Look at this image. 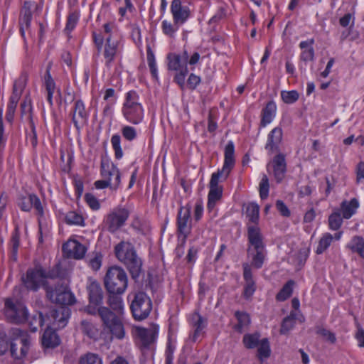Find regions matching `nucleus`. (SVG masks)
I'll return each mask as SVG.
<instances>
[{
  "label": "nucleus",
  "instance_id": "29",
  "mask_svg": "<svg viewBox=\"0 0 364 364\" xmlns=\"http://www.w3.org/2000/svg\"><path fill=\"white\" fill-rule=\"evenodd\" d=\"M283 139V130L280 127H274L267 135L265 149L269 154L279 151V145Z\"/></svg>",
  "mask_w": 364,
  "mask_h": 364
},
{
  "label": "nucleus",
  "instance_id": "34",
  "mask_svg": "<svg viewBox=\"0 0 364 364\" xmlns=\"http://www.w3.org/2000/svg\"><path fill=\"white\" fill-rule=\"evenodd\" d=\"M69 276L68 270L65 268H63L60 264V262H58L53 267L50 268L48 270L45 269L44 277L45 279H66Z\"/></svg>",
  "mask_w": 364,
  "mask_h": 364
},
{
  "label": "nucleus",
  "instance_id": "7",
  "mask_svg": "<svg viewBox=\"0 0 364 364\" xmlns=\"http://www.w3.org/2000/svg\"><path fill=\"white\" fill-rule=\"evenodd\" d=\"M103 326L110 332L112 337L122 340L126 332L122 321L123 316H117L107 307H102L97 311Z\"/></svg>",
  "mask_w": 364,
  "mask_h": 364
},
{
  "label": "nucleus",
  "instance_id": "2",
  "mask_svg": "<svg viewBox=\"0 0 364 364\" xmlns=\"http://www.w3.org/2000/svg\"><path fill=\"white\" fill-rule=\"evenodd\" d=\"M114 252L117 258L127 267L132 279H137L141 271L142 262L133 245L122 241L115 246Z\"/></svg>",
  "mask_w": 364,
  "mask_h": 364
},
{
  "label": "nucleus",
  "instance_id": "9",
  "mask_svg": "<svg viewBox=\"0 0 364 364\" xmlns=\"http://www.w3.org/2000/svg\"><path fill=\"white\" fill-rule=\"evenodd\" d=\"M44 274L45 268L41 264L28 269L26 275L22 277L23 284L26 289L37 291L42 287L47 293V287L50 288L51 286L45 279Z\"/></svg>",
  "mask_w": 364,
  "mask_h": 364
},
{
  "label": "nucleus",
  "instance_id": "16",
  "mask_svg": "<svg viewBox=\"0 0 364 364\" xmlns=\"http://www.w3.org/2000/svg\"><path fill=\"white\" fill-rule=\"evenodd\" d=\"M129 217V211L127 208L117 207L106 215L104 224L109 232L114 233L124 225Z\"/></svg>",
  "mask_w": 364,
  "mask_h": 364
},
{
  "label": "nucleus",
  "instance_id": "6",
  "mask_svg": "<svg viewBox=\"0 0 364 364\" xmlns=\"http://www.w3.org/2000/svg\"><path fill=\"white\" fill-rule=\"evenodd\" d=\"M11 343L10 353L14 359L21 360L24 358L29 349L30 337L26 331L18 328H12L9 332Z\"/></svg>",
  "mask_w": 364,
  "mask_h": 364
},
{
  "label": "nucleus",
  "instance_id": "19",
  "mask_svg": "<svg viewBox=\"0 0 364 364\" xmlns=\"http://www.w3.org/2000/svg\"><path fill=\"white\" fill-rule=\"evenodd\" d=\"M191 205L182 206L180 208L177 215V230L183 235V243H186V239L191 232Z\"/></svg>",
  "mask_w": 364,
  "mask_h": 364
},
{
  "label": "nucleus",
  "instance_id": "11",
  "mask_svg": "<svg viewBox=\"0 0 364 364\" xmlns=\"http://www.w3.org/2000/svg\"><path fill=\"white\" fill-rule=\"evenodd\" d=\"M28 80V73L26 72H22L19 77L14 82L12 93L9 97L6 114V119L9 122H12L14 120L16 109L22 93L27 85Z\"/></svg>",
  "mask_w": 364,
  "mask_h": 364
},
{
  "label": "nucleus",
  "instance_id": "62",
  "mask_svg": "<svg viewBox=\"0 0 364 364\" xmlns=\"http://www.w3.org/2000/svg\"><path fill=\"white\" fill-rule=\"evenodd\" d=\"M29 126L31 128V133L28 135L27 138L29 139L32 147L35 149L38 145V137L36 130V126L33 119L31 117H30Z\"/></svg>",
  "mask_w": 364,
  "mask_h": 364
},
{
  "label": "nucleus",
  "instance_id": "57",
  "mask_svg": "<svg viewBox=\"0 0 364 364\" xmlns=\"http://www.w3.org/2000/svg\"><path fill=\"white\" fill-rule=\"evenodd\" d=\"M122 136L129 141L135 140L137 137L136 128L129 125L123 126L121 129Z\"/></svg>",
  "mask_w": 364,
  "mask_h": 364
},
{
  "label": "nucleus",
  "instance_id": "21",
  "mask_svg": "<svg viewBox=\"0 0 364 364\" xmlns=\"http://www.w3.org/2000/svg\"><path fill=\"white\" fill-rule=\"evenodd\" d=\"M70 316V310L67 307L60 306L58 309H51L47 315V318L50 320L48 326H53L55 328H64Z\"/></svg>",
  "mask_w": 364,
  "mask_h": 364
},
{
  "label": "nucleus",
  "instance_id": "3",
  "mask_svg": "<svg viewBox=\"0 0 364 364\" xmlns=\"http://www.w3.org/2000/svg\"><path fill=\"white\" fill-rule=\"evenodd\" d=\"M122 113L126 120L132 124L136 125L143 121L144 109L136 91L130 90L125 95Z\"/></svg>",
  "mask_w": 364,
  "mask_h": 364
},
{
  "label": "nucleus",
  "instance_id": "55",
  "mask_svg": "<svg viewBox=\"0 0 364 364\" xmlns=\"http://www.w3.org/2000/svg\"><path fill=\"white\" fill-rule=\"evenodd\" d=\"M51 63H49L46 68L44 75L43 85L46 91H55V82L50 75Z\"/></svg>",
  "mask_w": 364,
  "mask_h": 364
},
{
  "label": "nucleus",
  "instance_id": "42",
  "mask_svg": "<svg viewBox=\"0 0 364 364\" xmlns=\"http://www.w3.org/2000/svg\"><path fill=\"white\" fill-rule=\"evenodd\" d=\"M196 318V320L193 323V327L195 328V330L191 338L193 342L197 341L198 337L202 333V331L205 327V321L200 315L196 314L193 316V320H195Z\"/></svg>",
  "mask_w": 364,
  "mask_h": 364
},
{
  "label": "nucleus",
  "instance_id": "43",
  "mask_svg": "<svg viewBox=\"0 0 364 364\" xmlns=\"http://www.w3.org/2000/svg\"><path fill=\"white\" fill-rule=\"evenodd\" d=\"M181 26V24H176L173 21V23H171L167 20H164L161 23V30L164 35L173 38L176 33L178 31Z\"/></svg>",
  "mask_w": 364,
  "mask_h": 364
},
{
  "label": "nucleus",
  "instance_id": "50",
  "mask_svg": "<svg viewBox=\"0 0 364 364\" xmlns=\"http://www.w3.org/2000/svg\"><path fill=\"white\" fill-rule=\"evenodd\" d=\"M46 321V318L42 313H36L29 321V327L31 331L36 332L38 327H42Z\"/></svg>",
  "mask_w": 364,
  "mask_h": 364
},
{
  "label": "nucleus",
  "instance_id": "8",
  "mask_svg": "<svg viewBox=\"0 0 364 364\" xmlns=\"http://www.w3.org/2000/svg\"><path fill=\"white\" fill-rule=\"evenodd\" d=\"M159 333L157 326H151L149 328L134 326L132 335L136 346L143 352L149 350L155 343Z\"/></svg>",
  "mask_w": 364,
  "mask_h": 364
},
{
  "label": "nucleus",
  "instance_id": "23",
  "mask_svg": "<svg viewBox=\"0 0 364 364\" xmlns=\"http://www.w3.org/2000/svg\"><path fill=\"white\" fill-rule=\"evenodd\" d=\"M171 13L176 24H184L191 16L188 6L183 5L181 0H173L171 4Z\"/></svg>",
  "mask_w": 364,
  "mask_h": 364
},
{
  "label": "nucleus",
  "instance_id": "59",
  "mask_svg": "<svg viewBox=\"0 0 364 364\" xmlns=\"http://www.w3.org/2000/svg\"><path fill=\"white\" fill-rule=\"evenodd\" d=\"M316 332L331 344H334L336 342V334L325 328L317 327Z\"/></svg>",
  "mask_w": 364,
  "mask_h": 364
},
{
  "label": "nucleus",
  "instance_id": "44",
  "mask_svg": "<svg viewBox=\"0 0 364 364\" xmlns=\"http://www.w3.org/2000/svg\"><path fill=\"white\" fill-rule=\"evenodd\" d=\"M294 282L291 279L289 280L276 295V299L279 301H284L289 298L293 291Z\"/></svg>",
  "mask_w": 364,
  "mask_h": 364
},
{
  "label": "nucleus",
  "instance_id": "52",
  "mask_svg": "<svg viewBox=\"0 0 364 364\" xmlns=\"http://www.w3.org/2000/svg\"><path fill=\"white\" fill-rule=\"evenodd\" d=\"M65 222L69 225H84V219L82 216L75 212L70 211L65 215Z\"/></svg>",
  "mask_w": 364,
  "mask_h": 364
},
{
  "label": "nucleus",
  "instance_id": "10",
  "mask_svg": "<svg viewBox=\"0 0 364 364\" xmlns=\"http://www.w3.org/2000/svg\"><path fill=\"white\" fill-rule=\"evenodd\" d=\"M261 335L259 332L246 333L242 338V343L247 349L257 348V357L262 362L271 355L270 343L267 338L260 339Z\"/></svg>",
  "mask_w": 364,
  "mask_h": 364
},
{
  "label": "nucleus",
  "instance_id": "1",
  "mask_svg": "<svg viewBox=\"0 0 364 364\" xmlns=\"http://www.w3.org/2000/svg\"><path fill=\"white\" fill-rule=\"evenodd\" d=\"M247 257L250 261L251 269H261L267 256L266 245L260 228L257 225L247 227Z\"/></svg>",
  "mask_w": 364,
  "mask_h": 364
},
{
  "label": "nucleus",
  "instance_id": "64",
  "mask_svg": "<svg viewBox=\"0 0 364 364\" xmlns=\"http://www.w3.org/2000/svg\"><path fill=\"white\" fill-rule=\"evenodd\" d=\"M356 183L359 184L364 181V162L360 161L355 168Z\"/></svg>",
  "mask_w": 364,
  "mask_h": 364
},
{
  "label": "nucleus",
  "instance_id": "37",
  "mask_svg": "<svg viewBox=\"0 0 364 364\" xmlns=\"http://www.w3.org/2000/svg\"><path fill=\"white\" fill-rule=\"evenodd\" d=\"M346 247L353 253H356L360 258L364 259V238L363 237L353 236Z\"/></svg>",
  "mask_w": 364,
  "mask_h": 364
},
{
  "label": "nucleus",
  "instance_id": "22",
  "mask_svg": "<svg viewBox=\"0 0 364 364\" xmlns=\"http://www.w3.org/2000/svg\"><path fill=\"white\" fill-rule=\"evenodd\" d=\"M100 175L111 183H114L118 178V188L121 184V173L115 164L107 159L102 158L100 163Z\"/></svg>",
  "mask_w": 364,
  "mask_h": 364
},
{
  "label": "nucleus",
  "instance_id": "12",
  "mask_svg": "<svg viewBox=\"0 0 364 364\" xmlns=\"http://www.w3.org/2000/svg\"><path fill=\"white\" fill-rule=\"evenodd\" d=\"M130 309L134 319L144 320L149 316L152 309L151 300L144 292H137L132 301Z\"/></svg>",
  "mask_w": 364,
  "mask_h": 364
},
{
  "label": "nucleus",
  "instance_id": "30",
  "mask_svg": "<svg viewBox=\"0 0 364 364\" xmlns=\"http://www.w3.org/2000/svg\"><path fill=\"white\" fill-rule=\"evenodd\" d=\"M243 278L245 280L243 296L245 299H250L256 290V284L253 279L252 272L248 263L242 264Z\"/></svg>",
  "mask_w": 364,
  "mask_h": 364
},
{
  "label": "nucleus",
  "instance_id": "39",
  "mask_svg": "<svg viewBox=\"0 0 364 364\" xmlns=\"http://www.w3.org/2000/svg\"><path fill=\"white\" fill-rule=\"evenodd\" d=\"M80 18V12L77 10L69 12L67 17L64 33L70 38L71 32L75 29Z\"/></svg>",
  "mask_w": 364,
  "mask_h": 364
},
{
  "label": "nucleus",
  "instance_id": "24",
  "mask_svg": "<svg viewBox=\"0 0 364 364\" xmlns=\"http://www.w3.org/2000/svg\"><path fill=\"white\" fill-rule=\"evenodd\" d=\"M18 206L22 211L28 212L32 207L36 210L39 217L44 215L43 208L39 198L35 194H29L28 196H21L18 200Z\"/></svg>",
  "mask_w": 364,
  "mask_h": 364
},
{
  "label": "nucleus",
  "instance_id": "38",
  "mask_svg": "<svg viewBox=\"0 0 364 364\" xmlns=\"http://www.w3.org/2000/svg\"><path fill=\"white\" fill-rule=\"evenodd\" d=\"M11 258L16 261L18 258V251L20 246V231L18 228H16L12 232L10 239Z\"/></svg>",
  "mask_w": 364,
  "mask_h": 364
},
{
  "label": "nucleus",
  "instance_id": "49",
  "mask_svg": "<svg viewBox=\"0 0 364 364\" xmlns=\"http://www.w3.org/2000/svg\"><path fill=\"white\" fill-rule=\"evenodd\" d=\"M343 216L339 212H333L328 217V228L331 230H338L343 224Z\"/></svg>",
  "mask_w": 364,
  "mask_h": 364
},
{
  "label": "nucleus",
  "instance_id": "31",
  "mask_svg": "<svg viewBox=\"0 0 364 364\" xmlns=\"http://www.w3.org/2000/svg\"><path fill=\"white\" fill-rule=\"evenodd\" d=\"M124 293H107V304L112 313L117 316H123L124 314V304L122 295Z\"/></svg>",
  "mask_w": 364,
  "mask_h": 364
},
{
  "label": "nucleus",
  "instance_id": "28",
  "mask_svg": "<svg viewBox=\"0 0 364 364\" xmlns=\"http://www.w3.org/2000/svg\"><path fill=\"white\" fill-rule=\"evenodd\" d=\"M63 251L69 258L80 259L84 257L87 249L75 240H70L63 245Z\"/></svg>",
  "mask_w": 364,
  "mask_h": 364
},
{
  "label": "nucleus",
  "instance_id": "13",
  "mask_svg": "<svg viewBox=\"0 0 364 364\" xmlns=\"http://www.w3.org/2000/svg\"><path fill=\"white\" fill-rule=\"evenodd\" d=\"M4 314L8 321L14 323H21L28 318V311L26 306L19 301H14L8 298L4 302Z\"/></svg>",
  "mask_w": 364,
  "mask_h": 364
},
{
  "label": "nucleus",
  "instance_id": "32",
  "mask_svg": "<svg viewBox=\"0 0 364 364\" xmlns=\"http://www.w3.org/2000/svg\"><path fill=\"white\" fill-rule=\"evenodd\" d=\"M42 345L46 348H54L57 347L60 339L55 329L48 326L42 336Z\"/></svg>",
  "mask_w": 364,
  "mask_h": 364
},
{
  "label": "nucleus",
  "instance_id": "53",
  "mask_svg": "<svg viewBox=\"0 0 364 364\" xmlns=\"http://www.w3.org/2000/svg\"><path fill=\"white\" fill-rule=\"evenodd\" d=\"M94 185L97 189L109 188L112 191H117L118 190V178L117 177L114 183H111V181L102 178V180L96 181Z\"/></svg>",
  "mask_w": 364,
  "mask_h": 364
},
{
  "label": "nucleus",
  "instance_id": "20",
  "mask_svg": "<svg viewBox=\"0 0 364 364\" xmlns=\"http://www.w3.org/2000/svg\"><path fill=\"white\" fill-rule=\"evenodd\" d=\"M33 5V2L30 1H24L18 18L19 31L21 37L23 38L25 45L27 44L25 33L26 31H29L31 28L33 17L31 11Z\"/></svg>",
  "mask_w": 364,
  "mask_h": 364
},
{
  "label": "nucleus",
  "instance_id": "60",
  "mask_svg": "<svg viewBox=\"0 0 364 364\" xmlns=\"http://www.w3.org/2000/svg\"><path fill=\"white\" fill-rule=\"evenodd\" d=\"M269 188V179L266 175H264L259 183V196L262 200L268 197Z\"/></svg>",
  "mask_w": 364,
  "mask_h": 364
},
{
  "label": "nucleus",
  "instance_id": "17",
  "mask_svg": "<svg viewBox=\"0 0 364 364\" xmlns=\"http://www.w3.org/2000/svg\"><path fill=\"white\" fill-rule=\"evenodd\" d=\"M122 51V46L117 38L106 36L103 50L105 65L107 68H110L114 60L121 55Z\"/></svg>",
  "mask_w": 364,
  "mask_h": 364
},
{
  "label": "nucleus",
  "instance_id": "40",
  "mask_svg": "<svg viewBox=\"0 0 364 364\" xmlns=\"http://www.w3.org/2000/svg\"><path fill=\"white\" fill-rule=\"evenodd\" d=\"M333 240V235L329 232H325L318 240L316 250L317 255L323 254L331 245Z\"/></svg>",
  "mask_w": 364,
  "mask_h": 364
},
{
  "label": "nucleus",
  "instance_id": "14",
  "mask_svg": "<svg viewBox=\"0 0 364 364\" xmlns=\"http://www.w3.org/2000/svg\"><path fill=\"white\" fill-rule=\"evenodd\" d=\"M47 297L60 305H73L75 303V297L67 285L58 284L55 287H47Z\"/></svg>",
  "mask_w": 364,
  "mask_h": 364
},
{
  "label": "nucleus",
  "instance_id": "35",
  "mask_svg": "<svg viewBox=\"0 0 364 364\" xmlns=\"http://www.w3.org/2000/svg\"><path fill=\"white\" fill-rule=\"evenodd\" d=\"M314 44V39L311 38L307 41L300 42L299 48L302 50L300 55V60L307 63L314 60V50L313 45Z\"/></svg>",
  "mask_w": 364,
  "mask_h": 364
},
{
  "label": "nucleus",
  "instance_id": "61",
  "mask_svg": "<svg viewBox=\"0 0 364 364\" xmlns=\"http://www.w3.org/2000/svg\"><path fill=\"white\" fill-rule=\"evenodd\" d=\"M85 200L92 210H97L100 208V201L93 194L86 193Z\"/></svg>",
  "mask_w": 364,
  "mask_h": 364
},
{
  "label": "nucleus",
  "instance_id": "47",
  "mask_svg": "<svg viewBox=\"0 0 364 364\" xmlns=\"http://www.w3.org/2000/svg\"><path fill=\"white\" fill-rule=\"evenodd\" d=\"M235 316L237 320V324L235 326V330L242 333L243 328L247 327L250 323V318L248 314L245 312L236 311Z\"/></svg>",
  "mask_w": 364,
  "mask_h": 364
},
{
  "label": "nucleus",
  "instance_id": "45",
  "mask_svg": "<svg viewBox=\"0 0 364 364\" xmlns=\"http://www.w3.org/2000/svg\"><path fill=\"white\" fill-rule=\"evenodd\" d=\"M296 314L291 312L290 314L285 317L281 324L280 333L282 335L287 334L294 326L296 323Z\"/></svg>",
  "mask_w": 364,
  "mask_h": 364
},
{
  "label": "nucleus",
  "instance_id": "48",
  "mask_svg": "<svg viewBox=\"0 0 364 364\" xmlns=\"http://www.w3.org/2000/svg\"><path fill=\"white\" fill-rule=\"evenodd\" d=\"M146 58L149 68L150 69L151 74L152 77L157 80L158 79V71L156 67V63L155 60V56L153 50H151L150 46H147L146 48Z\"/></svg>",
  "mask_w": 364,
  "mask_h": 364
},
{
  "label": "nucleus",
  "instance_id": "63",
  "mask_svg": "<svg viewBox=\"0 0 364 364\" xmlns=\"http://www.w3.org/2000/svg\"><path fill=\"white\" fill-rule=\"evenodd\" d=\"M356 331L355 333V338L358 341V346L360 348H364V329L360 323L355 321Z\"/></svg>",
  "mask_w": 364,
  "mask_h": 364
},
{
  "label": "nucleus",
  "instance_id": "51",
  "mask_svg": "<svg viewBox=\"0 0 364 364\" xmlns=\"http://www.w3.org/2000/svg\"><path fill=\"white\" fill-rule=\"evenodd\" d=\"M111 144L114 151V156L117 159L119 160L123 156V151L121 147V136L115 134L111 137Z\"/></svg>",
  "mask_w": 364,
  "mask_h": 364
},
{
  "label": "nucleus",
  "instance_id": "41",
  "mask_svg": "<svg viewBox=\"0 0 364 364\" xmlns=\"http://www.w3.org/2000/svg\"><path fill=\"white\" fill-rule=\"evenodd\" d=\"M259 207L255 203H250L246 208V215L249 218V221L253 223L252 225H257L256 223L259 220ZM248 225H251L248 224Z\"/></svg>",
  "mask_w": 364,
  "mask_h": 364
},
{
  "label": "nucleus",
  "instance_id": "25",
  "mask_svg": "<svg viewBox=\"0 0 364 364\" xmlns=\"http://www.w3.org/2000/svg\"><path fill=\"white\" fill-rule=\"evenodd\" d=\"M71 115L75 127L80 130L87 122L89 115L85 109V104L81 100H77L74 102Z\"/></svg>",
  "mask_w": 364,
  "mask_h": 364
},
{
  "label": "nucleus",
  "instance_id": "18",
  "mask_svg": "<svg viewBox=\"0 0 364 364\" xmlns=\"http://www.w3.org/2000/svg\"><path fill=\"white\" fill-rule=\"evenodd\" d=\"M228 177L219 172L212 173L209 183L210 191L208 196V208H214L215 203L219 200L223 195V187L219 186V182L225 181Z\"/></svg>",
  "mask_w": 364,
  "mask_h": 364
},
{
  "label": "nucleus",
  "instance_id": "58",
  "mask_svg": "<svg viewBox=\"0 0 364 364\" xmlns=\"http://www.w3.org/2000/svg\"><path fill=\"white\" fill-rule=\"evenodd\" d=\"M32 104H31V100L29 97L26 96L24 99V100L21 103V116L28 114V122L30 123V117L33 119L32 115Z\"/></svg>",
  "mask_w": 364,
  "mask_h": 364
},
{
  "label": "nucleus",
  "instance_id": "27",
  "mask_svg": "<svg viewBox=\"0 0 364 364\" xmlns=\"http://www.w3.org/2000/svg\"><path fill=\"white\" fill-rule=\"evenodd\" d=\"M270 165L277 183H281L285 178L287 171L285 155L282 153L277 154L270 162Z\"/></svg>",
  "mask_w": 364,
  "mask_h": 364
},
{
  "label": "nucleus",
  "instance_id": "5",
  "mask_svg": "<svg viewBox=\"0 0 364 364\" xmlns=\"http://www.w3.org/2000/svg\"><path fill=\"white\" fill-rule=\"evenodd\" d=\"M107 293H124L128 287V277L124 269L119 266L110 267L104 277Z\"/></svg>",
  "mask_w": 364,
  "mask_h": 364
},
{
  "label": "nucleus",
  "instance_id": "15",
  "mask_svg": "<svg viewBox=\"0 0 364 364\" xmlns=\"http://www.w3.org/2000/svg\"><path fill=\"white\" fill-rule=\"evenodd\" d=\"M87 291H88V298H89V304L85 308V311L93 316L98 315L99 312L97 311L102 307V301H103V291L100 284L97 282H92L87 286Z\"/></svg>",
  "mask_w": 364,
  "mask_h": 364
},
{
  "label": "nucleus",
  "instance_id": "26",
  "mask_svg": "<svg viewBox=\"0 0 364 364\" xmlns=\"http://www.w3.org/2000/svg\"><path fill=\"white\" fill-rule=\"evenodd\" d=\"M224 164L221 169L217 172L223 174L224 177H228L235 164V145L232 141H229L224 151Z\"/></svg>",
  "mask_w": 364,
  "mask_h": 364
},
{
  "label": "nucleus",
  "instance_id": "4",
  "mask_svg": "<svg viewBox=\"0 0 364 364\" xmlns=\"http://www.w3.org/2000/svg\"><path fill=\"white\" fill-rule=\"evenodd\" d=\"M188 58V53L186 50L181 53H170L166 57L168 60V70L176 72L173 81L178 85L182 90L185 87V79L188 73L187 67Z\"/></svg>",
  "mask_w": 364,
  "mask_h": 364
},
{
  "label": "nucleus",
  "instance_id": "33",
  "mask_svg": "<svg viewBox=\"0 0 364 364\" xmlns=\"http://www.w3.org/2000/svg\"><path fill=\"white\" fill-rule=\"evenodd\" d=\"M277 105L274 101L268 102L261 111L260 127H265L270 124L276 116Z\"/></svg>",
  "mask_w": 364,
  "mask_h": 364
},
{
  "label": "nucleus",
  "instance_id": "56",
  "mask_svg": "<svg viewBox=\"0 0 364 364\" xmlns=\"http://www.w3.org/2000/svg\"><path fill=\"white\" fill-rule=\"evenodd\" d=\"M281 97L284 103L293 104L299 100V94L296 90H283L281 92Z\"/></svg>",
  "mask_w": 364,
  "mask_h": 364
},
{
  "label": "nucleus",
  "instance_id": "36",
  "mask_svg": "<svg viewBox=\"0 0 364 364\" xmlns=\"http://www.w3.org/2000/svg\"><path fill=\"white\" fill-rule=\"evenodd\" d=\"M359 201L357 198H353L350 200H343L341 203V211L343 218H350L359 208Z\"/></svg>",
  "mask_w": 364,
  "mask_h": 364
},
{
  "label": "nucleus",
  "instance_id": "46",
  "mask_svg": "<svg viewBox=\"0 0 364 364\" xmlns=\"http://www.w3.org/2000/svg\"><path fill=\"white\" fill-rule=\"evenodd\" d=\"M81 329L84 334L90 338L97 340L99 336V330L92 323L86 321L81 322Z\"/></svg>",
  "mask_w": 364,
  "mask_h": 364
},
{
  "label": "nucleus",
  "instance_id": "54",
  "mask_svg": "<svg viewBox=\"0 0 364 364\" xmlns=\"http://www.w3.org/2000/svg\"><path fill=\"white\" fill-rule=\"evenodd\" d=\"M80 364H102L101 358L95 353H87L82 355L80 359Z\"/></svg>",
  "mask_w": 364,
  "mask_h": 364
}]
</instances>
